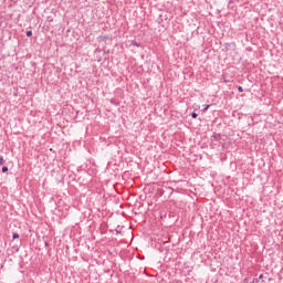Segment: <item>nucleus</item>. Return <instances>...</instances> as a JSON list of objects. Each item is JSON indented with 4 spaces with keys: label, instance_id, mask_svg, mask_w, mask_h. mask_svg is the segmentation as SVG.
Here are the masks:
<instances>
[{
    "label": "nucleus",
    "instance_id": "f257e3e1",
    "mask_svg": "<svg viewBox=\"0 0 283 283\" xmlns=\"http://www.w3.org/2000/svg\"><path fill=\"white\" fill-rule=\"evenodd\" d=\"M6 160H3V156H0V165H4Z\"/></svg>",
    "mask_w": 283,
    "mask_h": 283
},
{
    "label": "nucleus",
    "instance_id": "f03ea898",
    "mask_svg": "<svg viewBox=\"0 0 283 283\" xmlns=\"http://www.w3.org/2000/svg\"><path fill=\"white\" fill-rule=\"evenodd\" d=\"M12 238H13V240H18L19 233H13Z\"/></svg>",
    "mask_w": 283,
    "mask_h": 283
},
{
    "label": "nucleus",
    "instance_id": "7ed1b4c3",
    "mask_svg": "<svg viewBox=\"0 0 283 283\" xmlns=\"http://www.w3.org/2000/svg\"><path fill=\"white\" fill-rule=\"evenodd\" d=\"M6 171H8V167L7 166L2 167V174H6Z\"/></svg>",
    "mask_w": 283,
    "mask_h": 283
},
{
    "label": "nucleus",
    "instance_id": "20e7f679",
    "mask_svg": "<svg viewBox=\"0 0 283 283\" xmlns=\"http://www.w3.org/2000/svg\"><path fill=\"white\" fill-rule=\"evenodd\" d=\"M105 39H108V36H99V41H105Z\"/></svg>",
    "mask_w": 283,
    "mask_h": 283
},
{
    "label": "nucleus",
    "instance_id": "39448f33",
    "mask_svg": "<svg viewBox=\"0 0 283 283\" xmlns=\"http://www.w3.org/2000/svg\"><path fill=\"white\" fill-rule=\"evenodd\" d=\"M27 36H32V31H27Z\"/></svg>",
    "mask_w": 283,
    "mask_h": 283
},
{
    "label": "nucleus",
    "instance_id": "423d86ee",
    "mask_svg": "<svg viewBox=\"0 0 283 283\" xmlns=\"http://www.w3.org/2000/svg\"><path fill=\"white\" fill-rule=\"evenodd\" d=\"M192 118H198V113H192Z\"/></svg>",
    "mask_w": 283,
    "mask_h": 283
},
{
    "label": "nucleus",
    "instance_id": "0eeeda50",
    "mask_svg": "<svg viewBox=\"0 0 283 283\" xmlns=\"http://www.w3.org/2000/svg\"><path fill=\"white\" fill-rule=\"evenodd\" d=\"M210 105H206L203 108V112H207V109H209Z\"/></svg>",
    "mask_w": 283,
    "mask_h": 283
},
{
    "label": "nucleus",
    "instance_id": "6e6552de",
    "mask_svg": "<svg viewBox=\"0 0 283 283\" xmlns=\"http://www.w3.org/2000/svg\"><path fill=\"white\" fill-rule=\"evenodd\" d=\"M239 92H244V90L242 88V86L238 87Z\"/></svg>",
    "mask_w": 283,
    "mask_h": 283
}]
</instances>
